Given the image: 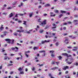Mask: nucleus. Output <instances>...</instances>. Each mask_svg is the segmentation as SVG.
Instances as JSON below:
<instances>
[{"instance_id":"a211bd4d","label":"nucleus","mask_w":78,"mask_h":78,"mask_svg":"<svg viewBox=\"0 0 78 78\" xmlns=\"http://www.w3.org/2000/svg\"><path fill=\"white\" fill-rule=\"evenodd\" d=\"M45 7H48V6H50V4H46L44 5Z\"/></svg>"},{"instance_id":"09e8293b","label":"nucleus","mask_w":78,"mask_h":78,"mask_svg":"<svg viewBox=\"0 0 78 78\" xmlns=\"http://www.w3.org/2000/svg\"><path fill=\"white\" fill-rule=\"evenodd\" d=\"M25 55H26V56L27 58H28V55H27V53H25Z\"/></svg>"},{"instance_id":"b1692460","label":"nucleus","mask_w":78,"mask_h":78,"mask_svg":"<svg viewBox=\"0 0 78 78\" xmlns=\"http://www.w3.org/2000/svg\"><path fill=\"white\" fill-rule=\"evenodd\" d=\"M62 16H63V15L61 14L58 16V17L59 18H61L62 17Z\"/></svg>"},{"instance_id":"13d9d810","label":"nucleus","mask_w":78,"mask_h":78,"mask_svg":"<svg viewBox=\"0 0 78 78\" xmlns=\"http://www.w3.org/2000/svg\"><path fill=\"white\" fill-rule=\"evenodd\" d=\"M4 35H1V37H3L4 36Z\"/></svg>"},{"instance_id":"4d7b16f0","label":"nucleus","mask_w":78,"mask_h":78,"mask_svg":"<svg viewBox=\"0 0 78 78\" xmlns=\"http://www.w3.org/2000/svg\"><path fill=\"white\" fill-rule=\"evenodd\" d=\"M75 9H74V11H75V10H76V9L77 10H78V9H76V7H75Z\"/></svg>"},{"instance_id":"393cba45","label":"nucleus","mask_w":78,"mask_h":78,"mask_svg":"<svg viewBox=\"0 0 78 78\" xmlns=\"http://www.w3.org/2000/svg\"><path fill=\"white\" fill-rule=\"evenodd\" d=\"M31 70H32V71H34V70H36V69H35V68H34V67L31 69Z\"/></svg>"},{"instance_id":"49530a36","label":"nucleus","mask_w":78,"mask_h":78,"mask_svg":"<svg viewBox=\"0 0 78 78\" xmlns=\"http://www.w3.org/2000/svg\"><path fill=\"white\" fill-rule=\"evenodd\" d=\"M12 9V7H9L8 8H7V9Z\"/></svg>"},{"instance_id":"4c0bfd02","label":"nucleus","mask_w":78,"mask_h":78,"mask_svg":"<svg viewBox=\"0 0 78 78\" xmlns=\"http://www.w3.org/2000/svg\"><path fill=\"white\" fill-rule=\"evenodd\" d=\"M20 74H24V73L23 72V71H21L20 72Z\"/></svg>"},{"instance_id":"37998d69","label":"nucleus","mask_w":78,"mask_h":78,"mask_svg":"<svg viewBox=\"0 0 78 78\" xmlns=\"http://www.w3.org/2000/svg\"><path fill=\"white\" fill-rule=\"evenodd\" d=\"M10 23H12L13 24H14L15 23L14 22H12V21L10 22Z\"/></svg>"},{"instance_id":"ea45409f","label":"nucleus","mask_w":78,"mask_h":78,"mask_svg":"<svg viewBox=\"0 0 78 78\" xmlns=\"http://www.w3.org/2000/svg\"><path fill=\"white\" fill-rule=\"evenodd\" d=\"M16 3H17V2H14L12 3V5H16Z\"/></svg>"},{"instance_id":"6ab92c4d","label":"nucleus","mask_w":78,"mask_h":78,"mask_svg":"<svg viewBox=\"0 0 78 78\" xmlns=\"http://www.w3.org/2000/svg\"><path fill=\"white\" fill-rule=\"evenodd\" d=\"M23 5V3L22 2H21L20 5H19V7H20V8Z\"/></svg>"},{"instance_id":"1a4fd4ad","label":"nucleus","mask_w":78,"mask_h":78,"mask_svg":"<svg viewBox=\"0 0 78 78\" xmlns=\"http://www.w3.org/2000/svg\"><path fill=\"white\" fill-rule=\"evenodd\" d=\"M50 14V16L51 17H54L55 16V14H53V13L52 12H51Z\"/></svg>"},{"instance_id":"c9c22d12","label":"nucleus","mask_w":78,"mask_h":78,"mask_svg":"<svg viewBox=\"0 0 78 78\" xmlns=\"http://www.w3.org/2000/svg\"><path fill=\"white\" fill-rule=\"evenodd\" d=\"M51 57H54V56H55V54H53V53H51Z\"/></svg>"},{"instance_id":"2f4dec72","label":"nucleus","mask_w":78,"mask_h":78,"mask_svg":"<svg viewBox=\"0 0 78 78\" xmlns=\"http://www.w3.org/2000/svg\"><path fill=\"white\" fill-rule=\"evenodd\" d=\"M23 24H24V25H27V24H26V23H27V22L25 21H23Z\"/></svg>"},{"instance_id":"3c124183","label":"nucleus","mask_w":78,"mask_h":78,"mask_svg":"<svg viewBox=\"0 0 78 78\" xmlns=\"http://www.w3.org/2000/svg\"><path fill=\"white\" fill-rule=\"evenodd\" d=\"M41 19H39L38 20V22H41Z\"/></svg>"},{"instance_id":"c03bdc74","label":"nucleus","mask_w":78,"mask_h":78,"mask_svg":"<svg viewBox=\"0 0 78 78\" xmlns=\"http://www.w3.org/2000/svg\"><path fill=\"white\" fill-rule=\"evenodd\" d=\"M55 45L56 46H58L59 45V43L58 42H57L55 44Z\"/></svg>"},{"instance_id":"f03ea898","label":"nucleus","mask_w":78,"mask_h":78,"mask_svg":"<svg viewBox=\"0 0 78 78\" xmlns=\"http://www.w3.org/2000/svg\"><path fill=\"white\" fill-rule=\"evenodd\" d=\"M73 58H70V60H69V61L71 62L67 61L66 62L67 63V64H72V63L73 62Z\"/></svg>"},{"instance_id":"e433bc0d","label":"nucleus","mask_w":78,"mask_h":78,"mask_svg":"<svg viewBox=\"0 0 78 78\" xmlns=\"http://www.w3.org/2000/svg\"><path fill=\"white\" fill-rule=\"evenodd\" d=\"M40 53H45V51H40Z\"/></svg>"},{"instance_id":"c85d7f7f","label":"nucleus","mask_w":78,"mask_h":78,"mask_svg":"<svg viewBox=\"0 0 78 78\" xmlns=\"http://www.w3.org/2000/svg\"><path fill=\"white\" fill-rule=\"evenodd\" d=\"M39 32L40 33H42L43 32H44V30H41Z\"/></svg>"},{"instance_id":"e2e57ef3","label":"nucleus","mask_w":78,"mask_h":78,"mask_svg":"<svg viewBox=\"0 0 78 78\" xmlns=\"http://www.w3.org/2000/svg\"><path fill=\"white\" fill-rule=\"evenodd\" d=\"M17 32H19V33H21V31L18 30H17Z\"/></svg>"},{"instance_id":"a19ab883","label":"nucleus","mask_w":78,"mask_h":78,"mask_svg":"<svg viewBox=\"0 0 78 78\" xmlns=\"http://www.w3.org/2000/svg\"><path fill=\"white\" fill-rule=\"evenodd\" d=\"M67 48H69V49L72 48V47H71V46H69V47H67Z\"/></svg>"},{"instance_id":"7c9ffc66","label":"nucleus","mask_w":78,"mask_h":78,"mask_svg":"<svg viewBox=\"0 0 78 78\" xmlns=\"http://www.w3.org/2000/svg\"><path fill=\"white\" fill-rule=\"evenodd\" d=\"M73 48H74L76 50V49H78V47L76 46H74L73 47Z\"/></svg>"},{"instance_id":"412c9836","label":"nucleus","mask_w":78,"mask_h":78,"mask_svg":"<svg viewBox=\"0 0 78 78\" xmlns=\"http://www.w3.org/2000/svg\"><path fill=\"white\" fill-rule=\"evenodd\" d=\"M39 48L38 47H35L34 48V50H37Z\"/></svg>"},{"instance_id":"4468645a","label":"nucleus","mask_w":78,"mask_h":78,"mask_svg":"<svg viewBox=\"0 0 78 78\" xmlns=\"http://www.w3.org/2000/svg\"><path fill=\"white\" fill-rule=\"evenodd\" d=\"M1 26L0 28V30H1V31H2V30H3V29H4V27H3V25H1Z\"/></svg>"},{"instance_id":"603ef678","label":"nucleus","mask_w":78,"mask_h":78,"mask_svg":"<svg viewBox=\"0 0 78 78\" xmlns=\"http://www.w3.org/2000/svg\"><path fill=\"white\" fill-rule=\"evenodd\" d=\"M17 45H19L20 46H21V44H19V43H17L16 44Z\"/></svg>"},{"instance_id":"774afa93","label":"nucleus","mask_w":78,"mask_h":78,"mask_svg":"<svg viewBox=\"0 0 78 78\" xmlns=\"http://www.w3.org/2000/svg\"><path fill=\"white\" fill-rule=\"evenodd\" d=\"M69 59V58H66V60H65V61H68V60Z\"/></svg>"},{"instance_id":"338daca9","label":"nucleus","mask_w":78,"mask_h":78,"mask_svg":"<svg viewBox=\"0 0 78 78\" xmlns=\"http://www.w3.org/2000/svg\"><path fill=\"white\" fill-rule=\"evenodd\" d=\"M76 5H78V1H77L76 2Z\"/></svg>"},{"instance_id":"6e6552de","label":"nucleus","mask_w":78,"mask_h":78,"mask_svg":"<svg viewBox=\"0 0 78 78\" xmlns=\"http://www.w3.org/2000/svg\"><path fill=\"white\" fill-rule=\"evenodd\" d=\"M70 38H72V39H75L76 37L75 36H73V35H69V36Z\"/></svg>"},{"instance_id":"de8ad7c7","label":"nucleus","mask_w":78,"mask_h":78,"mask_svg":"<svg viewBox=\"0 0 78 78\" xmlns=\"http://www.w3.org/2000/svg\"><path fill=\"white\" fill-rule=\"evenodd\" d=\"M49 27H48V26H47L45 28V29L46 30V29H47Z\"/></svg>"},{"instance_id":"f8f14e48","label":"nucleus","mask_w":78,"mask_h":78,"mask_svg":"<svg viewBox=\"0 0 78 78\" xmlns=\"http://www.w3.org/2000/svg\"><path fill=\"white\" fill-rule=\"evenodd\" d=\"M4 60H6L8 59L9 60L10 59V58H9L8 57H7V56H5L4 57Z\"/></svg>"},{"instance_id":"79ce46f5","label":"nucleus","mask_w":78,"mask_h":78,"mask_svg":"<svg viewBox=\"0 0 78 78\" xmlns=\"http://www.w3.org/2000/svg\"><path fill=\"white\" fill-rule=\"evenodd\" d=\"M52 64H55V62L54 61H53L51 62Z\"/></svg>"},{"instance_id":"7ed1b4c3","label":"nucleus","mask_w":78,"mask_h":78,"mask_svg":"<svg viewBox=\"0 0 78 78\" xmlns=\"http://www.w3.org/2000/svg\"><path fill=\"white\" fill-rule=\"evenodd\" d=\"M47 20H45L43 21V22L41 23V25L43 27H44L45 26V25H46L47 24Z\"/></svg>"},{"instance_id":"a18cd8bd","label":"nucleus","mask_w":78,"mask_h":78,"mask_svg":"<svg viewBox=\"0 0 78 78\" xmlns=\"http://www.w3.org/2000/svg\"><path fill=\"white\" fill-rule=\"evenodd\" d=\"M62 74V73L61 72H60L58 73V75H61Z\"/></svg>"},{"instance_id":"dca6fc26","label":"nucleus","mask_w":78,"mask_h":78,"mask_svg":"<svg viewBox=\"0 0 78 78\" xmlns=\"http://www.w3.org/2000/svg\"><path fill=\"white\" fill-rule=\"evenodd\" d=\"M23 70V68L19 67L18 69L19 71H22Z\"/></svg>"},{"instance_id":"bb28decb","label":"nucleus","mask_w":78,"mask_h":78,"mask_svg":"<svg viewBox=\"0 0 78 78\" xmlns=\"http://www.w3.org/2000/svg\"><path fill=\"white\" fill-rule=\"evenodd\" d=\"M2 52L3 53L5 52V50L4 49V48L2 49Z\"/></svg>"},{"instance_id":"9d476101","label":"nucleus","mask_w":78,"mask_h":78,"mask_svg":"<svg viewBox=\"0 0 78 78\" xmlns=\"http://www.w3.org/2000/svg\"><path fill=\"white\" fill-rule=\"evenodd\" d=\"M33 31V30L31 29L29 30V31H27L26 32L27 33V34H30L31 33V32Z\"/></svg>"},{"instance_id":"052dcab7","label":"nucleus","mask_w":78,"mask_h":78,"mask_svg":"<svg viewBox=\"0 0 78 78\" xmlns=\"http://www.w3.org/2000/svg\"><path fill=\"white\" fill-rule=\"evenodd\" d=\"M51 70H55V67L52 68H51Z\"/></svg>"},{"instance_id":"c756f323","label":"nucleus","mask_w":78,"mask_h":78,"mask_svg":"<svg viewBox=\"0 0 78 78\" xmlns=\"http://www.w3.org/2000/svg\"><path fill=\"white\" fill-rule=\"evenodd\" d=\"M58 58H59V60H60L61 59H62V57L61 56H59L58 57Z\"/></svg>"},{"instance_id":"0eeeda50","label":"nucleus","mask_w":78,"mask_h":78,"mask_svg":"<svg viewBox=\"0 0 78 78\" xmlns=\"http://www.w3.org/2000/svg\"><path fill=\"white\" fill-rule=\"evenodd\" d=\"M12 50H19V48L17 47H15L14 48H11Z\"/></svg>"},{"instance_id":"aec40b11","label":"nucleus","mask_w":78,"mask_h":78,"mask_svg":"<svg viewBox=\"0 0 78 78\" xmlns=\"http://www.w3.org/2000/svg\"><path fill=\"white\" fill-rule=\"evenodd\" d=\"M33 12H32L31 13L29 14V17H31L32 16H33Z\"/></svg>"},{"instance_id":"ddd939ff","label":"nucleus","mask_w":78,"mask_h":78,"mask_svg":"<svg viewBox=\"0 0 78 78\" xmlns=\"http://www.w3.org/2000/svg\"><path fill=\"white\" fill-rule=\"evenodd\" d=\"M62 55L64 56H66L67 57L68 56V54L66 53H64L62 54Z\"/></svg>"},{"instance_id":"5fc2aeb1","label":"nucleus","mask_w":78,"mask_h":78,"mask_svg":"<svg viewBox=\"0 0 78 78\" xmlns=\"http://www.w3.org/2000/svg\"><path fill=\"white\" fill-rule=\"evenodd\" d=\"M63 29L64 30H66V27H63Z\"/></svg>"},{"instance_id":"5701e85b","label":"nucleus","mask_w":78,"mask_h":78,"mask_svg":"<svg viewBox=\"0 0 78 78\" xmlns=\"http://www.w3.org/2000/svg\"><path fill=\"white\" fill-rule=\"evenodd\" d=\"M54 12L55 13H59V11L58 10H54Z\"/></svg>"},{"instance_id":"bf43d9fd","label":"nucleus","mask_w":78,"mask_h":78,"mask_svg":"<svg viewBox=\"0 0 78 78\" xmlns=\"http://www.w3.org/2000/svg\"><path fill=\"white\" fill-rule=\"evenodd\" d=\"M13 73V71H11L10 73L11 75H12Z\"/></svg>"},{"instance_id":"58836bf2","label":"nucleus","mask_w":78,"mask_h":78,"mask_svg":"<svg viewBox=\"0 0 78 78\" xmlns=\"http://www.w3.org/2000/svg\"><path fill=\"white\" fill-rule=\"evenodd\" d=\"M50 53H54V51H53V50L50 51Z\"/></svg>"},{"instance_id":"39448f33","label":"nucleus","mask_w":78,"mask_h":78,"mask_svg":"<svg viewBox=\"0 0 78 78\" xmlns=\"http://www.w3.org/2000/svg\"><path fill=\"white\" fill-rule=\"evenodd\" d=\"M50 40H48L47 41L45 40L44 41H41V44H44V43L49 42H50Z\"/></svg>"},{"instance_id":"f257e3e1","label":"nucleus","mask_w":78,"mask_h":78,"mask_svg":"<svg viewBox=\"0 0 78 78\" xmlns=\"http://www.w3.org/2000/svg\"><path fill=\"white\" fill-rule=\"evenodd\" d=\"M5 41L7 42L8 44H13L14 43V40H12V42H11V40L10 39L7 38L5 39Z\"/></svg>"},{"instance_id":"20e7f679","label":"nucleus","mask_w":78,"mask_h":78,"mask_svg":"<svg viewBox=\"0 0 78 78\" xmlns=\"http://www.w3.org/2000/svg\"><path fill=\"white\" fill-rule=\"evenodd\" d=\"M52 25L53 26H55V27H52L51 28L52 29V30L53 31H56V29H55V28H56V24H55L54 23H53L52 24Z\"/></svg>"},{"instance_id":"9b49d317","label":"nucleus","mask_w":78,"mask_h":78,"mask_svg":"<svg viewBox=\"0 0 78 78\" xmlns=\"http://www.w3.org/2000/svg\"><path fill=\"white\" fill-rule=\"evenodd\" d=\"M69 41V39H66L65 40V43L66 44H67L69 43V42L68 41Z\"/></svg>"},{"instance_id":"f3484780","label":"nucleus","mask_w":78,"mask_h":78,"mask_svg":"<svg viewBox=\"0 0 78 78\" xmlns=\"http://www.w3.org/2000/svg\"><path fill=\"white\" fill-rule=\"evenodd\" d=\"M9 16V17H12V16H13V13H12V12L11 13Z\"/></svg>"},{"instance_id":"72a5a7b5","label":"nucleus","mask_w":78,"mask_h":78,"mask_svg":"<svg viewBox=\"0 0 78 78\" xmlns=\"http://www.w3.org/2000/svg\"><path fill=\"white\" fill-rule=\"evenodd\" d=\"M61 12H62V13H65L66 12L65 11H63L62 10H61Z\"/></svg>"},{"instance_id":"0e129e2a","label":"nucleus","mask_w":78,"mask_h":78,"mask_svg":"<svg viewBox=\"0 0 78 78\" xmlns=\"http://www.w3.org/2000/svg\"><path fill=\"white\" fill-rule=\"evenodd\" d=\"M68 72V71H66V72H65V74H67Z\"/></svg>"},{"instance_id":"8fccbe9b","label":"nucleus","mask_w":78,"mask_h":78,"mask_svg":"<svg viewBox=\"0 0 78 78\" xmlns=\"http://www.w3.org/2000/svg\"><path fill=\"white\" fill-rule=\"evenodd\" d=\"M22 21L20 20H18V23H22Z\"/></svg>"},{"instance_id":"864d4df0","label":"nucleus","mask_w":78,"mask_h":78,"mask_svg":"<svg viewBox=\"0 0 78 78\" xmlns=\"http://www.w3.org/2000/svg\"><path fill=\"white\" fill-rule=\"evenodd\" d=\"M19 28L20 30H22V28H23V27H20Z\"/></svg>"},{"instance_id":"473e14b6","label":"nucleus","mask_w":78,"mask_h":78,"mask_svg":"<svg viewBox=\"0 0 78 78\" xmlns=\"http://www.w3.org/2000/svg\"><path fill=\"white\" fill-rule=\"evenodd\" d=\"M55 63L56 64L57 66H58V64H59V62H55Z\"/></svg>"},{"instance_id":"69168bd1","label":"nucleus","mask_w":78,"mask_h":78,"mask_svg":"<svg viewBox=\"0 0 78 78\" xmlns=\"http://www.w3.org/2000/svg\"><path fill=\"white\" fill-rule=\"evenodd\" d=\"M2 69V65H1L0 66V70Z\"/></svg>"},{"instance_id":"2eb2a0df","label":"nucleus","mask_w":78,"mask_h":78,"mask_svg":"<svg viewBox=\"0 0 78 78\" xmlns=\"http://www.w3.org/2000/svg\"><path fill=\"white\" fill-rule=\"evenodd\" d=\"M21 57H17L16 58V59L17 60H19V59H22V57H23L22 55H21Z\"/></svg>"},{"instance_id":"4be33fe9","label":"nucleus","mask_w":78,"mask_h":78,"mask_svg":"<svg viewBox=\"0 0 78 78\" xmlns=\"http://www.w3.org/2000/svg\"><path fill=\"white\" fill-rule=\"evenodd\" d=\"M75 66H78V63L77 62H76L75 63H74Z\"/></svg>"},{"instance_id":"a878e982","label":"nucleus","mask_w":78,"mask_h":78,"mask_svg":"<svg viewBox=\"0 0 78 78\" xmlns=\"http://www.w3.org/2000/svg\"><path fill=\"white\" fill-rule=\"evenodd\" d=\"M4 36H6V34H7V33H8V32H6L5 31L4 32Z\"/></svg>"},{"instance_id":"cd10ccee","label":"nucleus","mask_w":78,"mask_h":78,"mask_svg":"<svg viewBox=\"0 0 78 78\" xmlns=\"http://www.w3.org/2000/svg\"><path fill=\"white\" fill-rule=\"evenodd\" d=\"M13 34L14 35V36H17V33H16V32H15L13 33Z\"/></svg>"},{"instance_id":"423d86ee","label":"nucleus","mask_w":78,"mask_h":78,"mask_svg":"<svg viewBox=\"0 0 78 78\" xmlns=\"http://www.w3.org/2000/svg\"><path fill=\"white\" fill-rule=\"evenodd\" d=\"M69 66H64V68H62L63 70H66V69H69Z\"/></svg>"},{"instance_id":"6e6d98bb","label":"nucleus","mask_w":78,"mask_h":78,"mask_svg":"<svg viewBox=\"0 0 78 78\" xmlns=\"http://www.w3.org/2000/svg\"><path fill=\"white\" fill-rule=\"evenodd\" d=\"M2 14H3V15H6L7 14V13H2Z\"/></svg>"},{"instance_id":"f704fd0d","label":"nucleus","mask_w":78,"mask_h":78,"mask_svg":"<svg viewBox=\"0 0 78 78\" xmlns=\"http://www.w3.org/2000/svg\"><path fill=\"white\" fill-rule=\"evenodd\" d=\"M13 66V64H9L7 66L8 67H9V66Z\"/></svg>"},{"instance_id":"680f3d73","label":"nucleus","mask_w":78,"mask_h":78,"mask_svg":"<svg viewBox=\"0 0 78 78\" xmlns=\"http://www.w3.org/2000/svg\"><path fill=\"white\" fill-rule=\"evenodd\" d=\"M44 16H47V14H45V13L44 14Z\"/></svg>"}]
</instances>
